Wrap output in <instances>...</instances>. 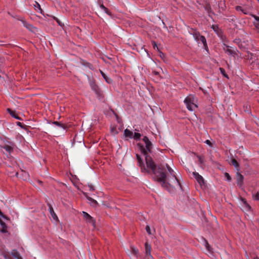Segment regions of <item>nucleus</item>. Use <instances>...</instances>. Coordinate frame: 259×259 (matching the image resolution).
Masks as SVG:
<instances>
[{
  "instance_id": "obj_9",
  "label": "nucleus",
  "mask_w": 259,
  "mask_h": 259,
  "mask_svg": "<svg viewBox=\"0 0 259 259\" xmlns=\"http://www.w3.org/2000/svg\"><path fill=\"white\" fill-rule=\"evenodd\" d=\"M193 175L195 179L196 180L197 182L200 185H202L204 184V180L203 177L200 175L198 172H193Z\"/></svg>"
},
{
  "instance_id": "obj_25",
  "label": "nucleus",
  "mask_w": 259,
  "mask_h": 259,
  "mask_svg": "<svg viewBox=\"0 0 259 259\" xmlns=\"http://www.w3.org/2000/svg\"><path fill=\"white\" fill-rule=\"evenodd\" d=\"M141 137V135L140 133H135L134 136H133V138L135 140H138L140 139V138Z\"/></svg>"
},
{
  "instance_id": "obj_31",
  "label": "nucleus",
  "mask_w": 259,
  "mask_h": 259,
  "mask_svg": "<svg viewBox=\"0 0 259 259\" xmlns=\"http://www.w3.org/2000/svg\"><path fill=\"white\" fill-rule=\"evenodd\" d=\"M101 8L107 13L109 14L108 12V10L107 8H106L104 5H101Z\"/></svg>"
},
{
  "instance_id": "obj_38",
  "label": "nucleus",
  "mask_w": 259,
  "mask_h": 259,
  "mask_svg": "<svg viewBox=\"0 0 259 259\" xmlns=\"http://www.w3.org/2000/svg\"><path fill=\"white\" fill-rule=\"evenodd\" d=\"M6 228L7 227L3 228L2 230H1V232L3 233H6L7 232Z\"/></svg>"
},
{
  "instance_id": "obj_44",
  "label": "nucleus",
  "mask_w": 259,
  "mask_h": 259,
  "mask_svg": "<svg viewBox=\"0 0 259 259\" xmlns=\"http://www.w3.org/2000/svg\"><path fill=\"white\" fill-rule=\"evenodd\" d=\"M220 69H221V70H223V71H224V70L223 69H222V68H220Z\"/></svg>"
},
{
  "instance_id": "obj_43",
  "label": "nucleus",
  "mask_w": 259,
  "mask_h": 259,
  "mask_svg": "<svg viewBox=\"0 0 259 259\" xmlns=\"http://www.w3.org/2000/svg\"><path fill=\"white\" fill-rule=\"evenodd\" d=\"M253 259H259V258L258 257H254Z\"/></svg>"
},
{
  "instance_id": "obj_13",
  "label": "nucleus",
  "mask_w": 259,
  "mask_h": 259,
  "mask_svg": "<svg viewBox=\"0 0 259 259\" xmlns=\"http://www.w3.org/2000/svg\"><path fill=\"white\" fill-rule=\"evenodd\" d=\"M124 135L126 138L132 139L133 136V133L128 129H125L124 131Z\"/></svg>"
},
{
  "instance_id": "obj_33",
  "label": "nucleus",
  "mask_w": 259,
  "mask_h": 259,
  "mask_svg": "<svg viewBox=\"0 0 259 259\" xmlns=\"http://www.w3.org/2000/svg\"><path fill=\"white\" fill-rule=\"evenodd\" d=\"M0 224L3 228L7 227L6 224L1 219H0Z\"/></svg>"
},
{
  "instance_id": "obj_18",
  "label": "nucleus",
  "mask_w": 259,
  "mask_h": 259,
  "mask_svg": "<svg viewBox=\"0 0 259 259\" xmlns=\"http://www.w3.org/2000/svg\"><path fill=\"white\" fill-rule=\"evenodd\" d=\"M7 111L12 117L16 119H20V117L17 114H16L15 111H13L10 108H8Z\"/></svg>"
},
{
  "instance_id": "obj_32",
  "label": "nucleus",
  "mask_w": 259,
  "mask_h": 259,
  "mask_svg": "<svg viewBox=\"0 0 259 259\" xmlns=\"http://www.w3.org/2000/svg\"><path fill=\"white\" fill-rule=\"evenodd\" d=\"M88 187L89 188V190L91 191H93L95 190V188L92 184H89Z\"/></svg>"
},
{
  "instance_id": "obj_3",
  "label": "nucleus",
  "mask_w": 259,
  "mask_h": 259,
  "mask_svg": "<svg viewBox=\"0 0 259 259\" xmlns=\"http://www.w3.org/2000/svg\"><path fill=\"white\" fill-rule=\"evenodd\" d=\"M90 85L92 90L95 93L98 98H101L103 97V92L100 90L98 85L96 84L94 80L90 81Z\"/></svg>"
},
{
  "instance_id": "obj_14",
  "label": "nucleus",
  "mask_w": 259,
  "mask_h": 259,
  "mask_svg": "<svg viewBox=\"0 0 259 259\" xmlns=\"http://www.w3.org/2000/svg\"><path fill=\"white\" fill-rule=\"evenodd\" d=\"M21 22L24 27H25L26 28L30 30V31H32V29L34 27L32 25L28 24L26 21L24 20H22Z\"/></svg>"
},
{
  "instance_id": "obj_34",
  "label": "nucleus",
  "mask_w": 259,
  "mask_h": 259,
  "mask_svg": "<svg viewBox=\"0 0 259 259\" xmlns=\"http://www.w3.org/2000/svg\"><path fill=\"white\" fill-rule=\"evenodd\" d=\"M198 159H199V161L200 162V164H203V159L202 157H201V156H198Z\"/></svg>"
},
{
  "instance_id": "obj_29",
  "label": "nucleus",
  "mask_w": 259,
  "mask_h": 259,
  "mask_svg": "<svg viewBox=\"0 0 259 259\" xmlns=\"http://www.w3.org/2000/svg\"><path fill=\"white\" fill-rule=\"evenodd\" d=\"M224 176L228 181H230L231 180V177L228 173L225 172L224 174Z\"/></svg>"
},
{
  "instance_id": "obj_2",
  "label": "nucleus",
  "mask_w": 259,
  "mask_h": 259,
  "mask_svg": "<svg viewBox=\"0 0 259 259\" xmlns=\"http://www.w3.org/2000/svg\"><path fill=\"white\" fill-rule=\"evenodd\" d=\"M193 35L195 40L197 41L198 43L202 42L204 48L206 50H208L206 40L204 36L200 35L199 32L197 31H194L193 33Z\"/></svg>"
},
{
  "instance_id": "obj_22",
  "label": "nucleus",
  "mask_w": 259,
  "mask_h": 259,
  "mask_svg": "<svg viewBox=\"0 0 259 259\" xmlns=\"http://www.w3.org/2000/svg\"><path fill=\"white\" fill-rule=\"evenodd\" d=\"M49 211L54 219H57V217L54 211L53 208L51 205H49Z\"/></svg>"
},
{
  "instance_id": "obj_24",
  "label": "nucleus",
  "mask_w": 259,
  "mask_h": 259,
  "mask_svg": "<svg viewBox=\"0 0 259 259\" xmlns=\"http://www.w3.org/2000/svg\"><path fill=\"white\" fill-rule=\"evenodd\" d=\"M131 250H132V253L133 255L137 256L138 254L139 253L138 250L137 248H136L135 247H134L133 246H132L131 247Z\"/></svg>"
},
{
  "instance_id": "obj_4",
  "label": "nucleus",
  "mask_w": 259,
  "mask_h": 259,
  "mask_svg": "<svg viewBox=\"0 0 259 259\" xmlns=\"http://www.w3.org/2000/svg\"><path fill=\"white\" fill-rule=\"evenodd\" d=\"M184 103L187 109L190 111H193L194 108L197 107L196 105L194 103V99L191 97H187L184 100Z\"/></svg>"
},
{
  "instance_id": "obj_35",
  "label": "nucleus",
  "mask_w": 259,
  "mask_h": 259,
  "mask_svg": "<svg viewBox=\"0 0 259 259\" xmlns=\"http://www.w3.org/2000/svg\"><path fill=\"white\" fill-rule=\"evenodd\" d=\"M205 143L206 144H207V145H209L210 146H212V144H211V142L209 140H206L205 141Z\"/></svg>"
},
{
  "instance_id": "obj_42",
  "label": "nucleus",
  "mask_w": 259,
  "mask_h": 259,
  "mask_svg": "<svg viewBox=\"0 0 259 259\" xmlns=\"http://www.w3.org/2000/svg\"><path fill=\"white\" fill-rule=\"evenodd\" d=\"M17 125L22 127L23 124L21 122H17Z\"/></svg>"
},
{
  "instance_id": "obj_36",
  "label": "nucleus",
  "mask_w": 259,
  "mask_h": 259,
  "mask_svg": "<svg viewBox=\"0 0 259 259\" xmlns=\"http://www.w3.org/2000/svg\"><path fill=\"white\" fill-rule=\"evenodd\" d=\"M212 28L214 30V31H217V30L218 29V26L217 25H212Z\"/></svg>"
},
{
  "instance_id": "obj_30",
  "label": "nucleus",
  "mask_w": 259,
  "mask_h": 259,
  "mask_svg": "<svg viewBox=\"0 0 259 259\" xmlns=\"http://www.w3.org/2000/svg\"><path fill=\"white\" fill-rule=\"evenodd\" d=\"M146 230L149 234H151V232L149 226L147 225L146 227Z\"/></svg>"
},
{
  "instance_id": "obj_6",
  "label": "nucleus",
  "mask_w": 259,
  "mask_h": 259,
  "mask_svg": "<svg viewBox=\"0 0 259 259\" xmlns=\"http://www.w3.org/2000/svg\"><path fill=\"white\" fill-rule=\"evenodd\" d=\"M82 215L83 219L86 221L87 223L91 224L93 226L95 225V221L93 218L89 214L85 211H82Z\"/></svg>"
},
{
  "instance_id": "obj_20",
  "label": "nucleus",
  "mask_w": 259,
  "mask_h": 259,
  "mask_svg": "<svg viewBox=\"0 0 259 259\" xmlns=\"http://www.w3.org/2000/svg\"><path fill=\"white\" fill-rule=\"evenodd\" d=\"M53 124H55V125L59 126L61 128H62L63 129L65 130L67 126L61 122H58V121H54L53 122Z\"/></svg>"
},
{
  "instance_id": "obj_12",
  "label": "nucleus",
  "mask_w": 259,
  "mask_h": 259,
  "mask_svg": "<svg viewBox=\"0 0 259 259\" xmlns=\"http://www.w3.org/2000/svg\"><path fill=\"white\" fill-rule=\"evenodd\" d=\"M11 254L17 259H23L19 252L16 249L12 250Z\"/></svg>"
},
{
  "instance_id": "obj_46",
  "label": "nucleus",
  "mask_w": 259,
  "mask_h": 259,
  "mask_svg": "<svg viewBox=\"0 0 259 259\" xmlns=\"http://www.w3.org/2000/svg\"><path fill=\"white\" fill-rule=\"evenodd\" d=\"M259 2V0H257Z\"/></svg>"
},
{
  "instance_id": "obj_37",
  "label": "nucleus",
  "mask_w": 259,
  "mask_h": 259,
  "mask_svg": "<svg viewBox=\"0 0 259 259\" xmlns=\"http://www.w3.org/2000/svg\"><path fill=\"white\" fill-rule=\"evenodd\" d=\"M0 216L5 219H7V218L6 217V216H5L4 214H3V213H2V212L1 211V210H0Z\"/></svg>"
},
{
  "instance_id": "obj_21",
  "label": "nucleus",
  "mask_w": 259,
  "mask_h": 259,
  "mask_svg": "<svg viewBox=\"0 0 259 259\" xmlns=\"http://www.w3.org/2000/svg\"><path fill=\"white\" fill-rule=\"evenodd\" d=\"M2 147H3V148L5 149L9 153H11L13 150V147L12 146H10V145H5Z\"/></svg>"
},
{
  "instance_id": "obj_40",
  "label": "nucleus",
  "mask_w": 259,
  "mask_h": 259,
  "mask_svg": "<svg viewBox=\"0 0 259 259\" xmlns=\"http://www.w3.org/2000/svg\"><path fill=\"white\" fill-rule=\"evenodd\" d=\"M153 73L155 75H156V76H159V73H158V72H157V71H154L153 72Z\"/></svg>"
},
{
  "instance_id": "obj_5",
  "label": "nucleus",
  "mask_w": 259,
  "mask_h": 259,
  "mask_svg": "<svg viewBox=\"0 0 259 259\" xmlns=\"http://www.w3.org/2000/svg\"><path fill=\"white\" fill-rule=\"evenodd\" d=\"M137 159L138 160V164H139V166L141 167L142 171L148 172H150V171H152L149 168H148L147 167H146L145 166L144 163L142 158H141L140 155L138 154H137ZM151 172L152 173V172Z\"/></svg>"
},
{
  "instance_id": "obj_15",
  "label": "nucleus",
  "mask_w": 259,
  "mask_h": 259,
  "mask_svg": "<svg viewBox=\"0 0 259 259\" xmlns=\"http://www.w3.org/2000/svg\"><path fill=\"white\" fill-rule=\"evenodd\" d=\"M251 16L255 20L256 22H254L253 24L255 27L259 29V17L255 15L252 14Z\"/></svg>"
},
{
  "instance_id": "obj_45",
  "label": "nucleus",
  "mask_w": 259,
  "mask_h": 259,
  "mask_svg": "<svg viewBox=\"0 0 259 259\" xmlns=\"http://www.w3.org/2000/svg\"><path fill=\"white\" fill-rule=\"evenodd\" d=\"M251 56H253V54L252 53H250Z\"/></svg>"
},
{
  "instance_id": "obj_23",
  "label": "nucleus",
  "mask_w": 259,
  "mask_h": 259,
  "mask_svg": "<svg viewBox=\"0 0 259 259\" xmlns=\"http://www.w3.org/2000/svg\"><path fill=\"white\" fill-rule=\"evenodd\" d=\"M2 255L4 256L5 259H10L9 257V252L8 250H4L2 252Z\"/></svg>"
},
{
  "instance_id": "obj_39",
  "label": "nucleus",
  "mask_w": 259,
  "mask_h": 259,
  "mask_svg": "<svg viewBox=\"0 0 259 259\" xmlns=\"http://www.w3.org/2000/svg\"><path fill=\"white\" fill-rule=\"evenodd\" d=\"M152 45L153 48L155 49L156 47L157 48L156 44L155 41L152 42Z\"/></svg>"
},
{
  "instance_id": "obj_7",
  "label": "nucleus",
  "mask_w": 259,
  "mask_h": 259,
  "mask_svg": "<svg viewBox=\"0 0 259 259\" xmlns=\"http://www.w3.org/2000/svg\"><path fill=\"white\" fill-rule=\"evenodd\" d=\"M145 253H146V257L147 259H153L152 256L151 254V246L150 244H149L148 242H146L145 244Z\"/></svg>"
},
{
  "instance_id": "obj_28",
  "label": "nucleus",
  "mask_w": 259,
  "mask_h": 259,
  "mask_svg": "<svg viewBox=\"0 0 259 259\" xmlns=\"http://www.w3.org/2000/svg\"><path fill=\"white\" fill-rule=\"evenodd\" d=\"M252 196L254 200L259 201V192H257L255 194H252Z\"/></svg>"
},
{
  "instance_id": "obj_26",
  "label": "nucleus",
  "mask_w": 259,
  "mask_h": 259,
  "mask_svg": "<svg viewBox=\"0 0 259 259\" xmlns=\"http://www.w3.org/2000/svg\"><path fill=\"white\" fill-rule=\"evenodd\" d=\"M204 241H205V246L207 250L209 252L211 251V248L210 246L209 245V244H208V242L206 240H204Z\"/></svg>"
},
{
  "instance_id": "obj_11",
  "label": "nucleus",
  "mask_w": 259,
  "mask_h": 259,
  "mask_svg": "<svg viewBox=\"0 0 259 259\" xmlns=\"http://www.w3.org/2000/svg\"><path fill=\"white\" fill-rule=\"evenodd\" d=\"M83 195L87 198V199L90 201L91 202V205L93 206V207H96L97 205H98V202H97L96 200L93 199V198H92L91 197H89L87 193H85V192H83Z\"/></svg>"
},
{
  "instance_id": "obj_27",
  "label": "nucleus",
  "mask_w": 259,
  "mask_h": 259,
  "mask_svg": "<svg viewBox=\"0 0 259 259\" xmlns=\"http://www.w3.org/2000/svg\"><path fill=\"white\" fill-rule=\"evenodd\" d=\"M53 18L56 20V21L57 22V23L61 26L63 25V24L61 22V21L56 17L53 16Z\"/></svg>"
},
{
  "instance_id": "obj_8",
  "label": "nucleus",
  "mask_w": 259,
  "mask_h": 259,
  "mask_svg": "<svg viewBox=\"0 0 259 259\" xmlns=\"http://www.w3.org/2000/svg\"><path fill=\"white\" fill-rule=\"evenodd\" d=\"M237 184L239 187H241L243 185V176L238 171L236 173Z\"/></svg>"
},
{
  "instance_id": "obj_41",
  "label": "nucleus",
  "mask_w": 259,
  "mask_h": 259,
  "mask_svg": "<svg viewBox=\"0 0 259 259\" xmlns=\"http://www.w3.org/2000/svg\"><path fill=\"white\" fill-rule=\"evenodd\" d=\"M36 4L37 5L36 7L38 8L39 10H41L39 4L37 2H36Z\"/></svg>"
},
{
  "instance_id": "obj_1",
  "label": "nucleus",
  "mask_w": 259,
  "mask_h": 259,
  "mask_svg": "<svg viewBox=\"0 0 259 259\" xmlns=\"http://www.w3.org/2000/svg\"><path fill=\"white\" fill-rule=\"evenodd\" d=\"M143 141L145 143V148L142 147V150L145 158L146 165L151 170L155 181L160 183L161 187L169 192L173 191V188L179 186L182 188L181 184L174 170L165 163L156 165L149 155V153L151 152L153 147L148 138L145 136Z\"/></svg>"
},
{
  "instance_id": "obj_16",
  "label": "nucleus",
  "mask_w": 259,
  "mask_h": 259,
  "mask_svg": "<svg viewBox=\"0 0 259 259\" xmlns=\"http://www.w3.org/2000/svg\"><path fill=\"white\" fill-rule=\"evenodd\" d=\"M100 73L102 75V76H103V77L104 78V79L105 80V81L108 83H111L112 82V79L109 77L108 76H107L105 73H104L102 71L100 70Z\"/></svg>"
},
{
  "instance_id": "obj_10",
  "label": "nucleus",
  "mask_w": 259,
  "mask_h": 259,
  "mask_svg": "<svg viewBox=\"0 0 259 259\" xmlns=\"http://www.w3.org/2000/svg\"><path fill=\"white\" fill-rule=\"evenodd\" d=\"M224 46L227 48H224V50L225 52V53H227L229 55H232L233 56H234L236 54L235 50L230 48V47L227 46V45L224 44Z\"/></svg>"
},
{
  "instance_id": "obj_19",
  "label": "nucleus",
  "mask_w": 259,
  "mask_h": 259,
  "mask_svg": "<svg viewBox=\"0 0 259 259\" xmlns=\"http://www.w3.org/2000/svg\"><path fill=\"white\" fill-rule=\"evenodd\" d=\"M235 9L236 11H241L245 15L248 14V11L246 9H243L241 6H237L236 7Z\"/></svg>"
},
{
  "instance_id": "obj_17",
  "label": "nucleus",
  "mask_w": 259,
  "mask_h": 259,
  "mask_svg": "<svg viewBox=\"0 0 259 259\" xmlns=\"http://www.w3.org/2000/svg\"><path fill=\"white\" fill-rule=\"evenodd\" d=\"M231 163L235 167L237 171L239 170V164L235 159L232 158L231 159Z\"/></svg>"
}]
</instances>
